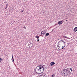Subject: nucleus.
I'll return each mask as SVG.
<instances>
[{
	"instance_id": "obj_30",
	"label": "nucleus",
	"mask_w": 77,
	"mask_h": 77,
	"mask_svg": "<svg viewBox=\"0 0 77 77\" xmlns=\"http://www.w3.org/2000/svg\"><path fill=\"white\" fill-rule=\"evenodd\" d=\"M36 74H37V73L35 74V75H36Z\"/></svg>"
},
{
	"instance_id": "obj_2",
	"label": "nucleus",
	"mask_w": 77,
	"mask_h": 77,
	"mask_svg": "<svg viewBox=\"0 0 77 77\" xmlns=\"http://www.w3.org/2000/svg\"><path fill=\"white\" fill-rule=\"evenodd\" d=\"M68 70L69 71V69H63V74H64V75L65 76H67L68 73Z\"/></svg>"
},
{
	"instance_id": "obj_24",
	"label": "nucleus",
	"mask_w": 77,
	"mask_h": 77,
	"mask_svg": "<svg viewBox=\"0 0 77 77\" xmlns=\"http://www.w3.org/2000/svg\"><path fill=\"white\" fill-rule=\"evenodd\" d=\"M37 42H39V39H37Z\"/></svg>"
},
{
	"instance_id": "obj_29",
	"label": "nucleus",
	"mask_w": 77,
	"mask_h": 77,
	"mask_svg": "<svg viewBox=\"0 0 77 77\" xmlns=\"http://www.w3.org/2000/svg\"><path fill=\"white\" fill-rule=\"evenodd\" d=\"M67 20H66V21H67Z\"/></svg>"
},
{
	"instance_id": "obj_7",
	"label": "nucleus",
	"mask_w": 77,
	"mask_h": 77,
	"mask_svg": "<svg viewBox=\"0 0 77 77\" xmlns=\"http://www.w3.org/2000/svg\"><path fill=\"white\" fill-rule=\"evenodd\" d=\"M60 44H58L57 45V47L58 49H59V50H60V48H60Z\"/></svg>"
},
{
	"instance_id": "obj_6",
	"label": "nucleus",
	"mask_w": 77,
	"mask_h": 77,
	"mask_svg": "<svg viewBox=\"0 0 77 77\" xmlns=\"http://www.w3.org/2000/svg\"><path fill=\"white\" fill-rule=\"evenodd\" d=\"M73 31L74 32H77V27H75L74 28V29H73Z\"/></svg>"
},
{
	"instance_id": "obj_20",
	"label": "nucleus",
	"mask_w": 77,
	"mask_h": 77,
	"mask_svg": "<svg viewBox=\"0 0 77 77\" xmlns=\"http://www.w3.org/2000/svg\"><path fill=\"white\" fill-rule=\"evenodd\" d=\"M65 46H64V47H62L61 48L63 50V49L64 48H65Z\"/></svg>"
},
{
	"instance_id": "obj_15",
	"label": "nucleus",
	"mask_w": 77,
	"mask_h": 77,
	"mask_svg": "<svg viewBox=\"0 0 77 77\" xmlns=\"http://www.w3.org/2000/svg\"><path fill=\"white\" fill-rule=\"evenodd\" d=\"M6 7L7 8L8 7V4H7L6 5Z\"/></svg>"
},
{
	"instance_id": "obj_26",
	"label": "nucleus",
	"mask_w": 77,
	"mask_h": 77,
	"mask_svg": "<svg viewBox=\"0 0 77 77\" xmlns=\"http://www.w3.org/2000/svg\"><path fill=\"white\" fill-rule=\"evenodd\" d=\"M5 9H6V8H7V7H5Z\"/></svg>"
},
{
	"instance_id": "obj_9",
	"label": "nucleus",
	"mask_w": 77,
	"mask_h": 77,
	"mask_svg": "<svg viewBox=\"0 0 77 77\" xmlns=\"http://www.w3.org/2000/svg\"><path fill=\"white\" fill-rule=\"evenodd\" d=\"M51 63L52 65H55V63L54 62H51Z\"/></svg>"
},
{
	"instance_id": "obj_27",
	"label": "nucleus",
	"mask_w": 77,
	"mask_h": 77,
	"mask_svg": "<svg viewBox=\"0 0 77 77\" xmlns=\"http://www.w3.org/2000/svg\"><path fill=\"white\" fill-rule=\"evenodd\" d=\"M24 28H25V29H26V27H25Z\"/></svg>"
},
{
	"instance_id": "obj_28",
	"label": "nucleus",
	"mask_w": 77,
	"mask_h": 77,
	"mask_svg": "<svg viewBox=\"0 0 77 77\" xmlns=\"http://www.w3.org/2000/svg\"><path fill=\"white\" fill-rule=\"evenodd\" d=\"M23 28H25V26H24L23 27Z\"/></svg>"
},
{
	"instance_id": "obj_22",
	"label": "nucleus",
	"mask_w": 77,
	"mask_h": 77,
	"mask_svg": "<svg viewBox=\"0 0 77 77\" xmlns=\"http://www.w3.org/2000/svg\"><path fill=\"white\" fill-rule=\"evenodd\" d=\"M69 75H71V72H69Z\"/></svg>"
},
{
	"instance_id": "obj_17",
	"label": "nucleus",
	"mask_w": 77,
	"mask_h": 77,
	"mask_svg": "<svg viewBox=\"0 0 77 77\" xmlns=\"http://www.w3.org/2000/svg\"><path fill=\"white\" fill-rule=\"evenodd\" d=\"M69 69H70V70H71V72H72V68H70Z\"/></svg>"
},
{
	"instance_id": "obj_21",
	"label": "nucleus",
	"mask_w": 77,
	"mask_h": 77,
	"mask_svg": "<svg viewBox=\"0 0 77 77\" xmlns=\"http://www.w3.org/2000/svg\"><path fill=\"white\" fill-rule=\"evenodd\" d=\"M63 42L64 43V46H65V43L64 42Z\"/></svg>"
},
{
	"instance_id": "obj_8",
	"label": "nucleus",
	"mask_w": 77,
	"mask_h": 77,
	"mask_svg": "<svg viewBox=\"0 0 77 77\" xmlns=\"http://www.w3.org/2000/svg\"><path fill=\"white\" fill-rule=\"evenodd\" d=\"M11 60H12V62H14V57H13V56H12Z\"/></svg>"
},
{
	"instance_id": "obj_5",
	"label": "nucleus",
	"mask_w": 77,
	"mask_h": 77,
	"mask_svg": "<svg viewBox=\"0 0 77 77\" xmlns=\"http://www.w3.org/2000/svg\"><path fill=\"white\" fill-rule=\"evenodd\" d=\"M37 77H46V76H45V75H41L38 76Z\"/></svg>"
},
{
	"instance_id": "obj_1",
	"label": "nucleus",
	"mask_w": 77,
	"mask_h": 77,
	"mask_svg": "<svg viewBox=\"0 0 77 77\" xmlns=\"http://www.w3.org/2000/svg\"><path fill=\"white\" fill-rule=\"evenodd\" d=\"M44 67L41 65L37 66L35 72L37 74H41L44 72Z\"/></svg>"
},
{
	"instance_id": "obj_14",
	"label": "nucleus",
	"mask_w": 77,
	"mask_h": 77,
	"mask_svg": "<svg viewBox=\"0 0 77 77\" xmlns=\"http://www.w3.org/2000/svg\"><path fill=\"white\" fill-rule=\"evenodd\" d=\"M2 60H3V59L0 58V62H2Z\"/></svg>"
},
{
	"instance_id": "obj_12",
	"label": "nucleus",
	"mask_w": 77,
	"mask_h": 77,
	"mask_svg": "<svg viewBox=\"0 0 77 77\" xmlns=\"http://www.w3.org/2000/svg\"><path fill=\"white\" fill-rule=\"evenodd\" d=\"M59 43L61 44H62V42H61V41H60L58 42V44Z\"/></svg>"
},
{
	"instance_id": "obj_19",
	"label": "nucleus",
	"mask_w": 77,
	"mask_h": 77,
	"mask_svg": "<svg viewBox=\"0 0 77 77\" xmlns=\"http://www.w3.org/2000/svg\"><path fill=\"white\" fill-rule=\"evenodd\" d=\"M52 65H52V64H51V63H50V66H52Z\"/></svg>"
},
{
	"instance_id": "obj_10",
	"label": "nucleus",
	"mask_w": 77,
	"mask_h": 77,
	"mask_svg": "<svg viewBox=\"0 0 77 77\" xmlns=\"http://www.w3.org/2000/svg\"><path fill=\"white\" fill-rule=\"evenodd\" d=\"M51 77H55V75H54V74H52Z\"/></svg>"
},
{
	"instance_id": "obj_3",
	"label": "nucleus",
	"mask_w": 77,
	"mask_h": 77,
	"mask_svg": "<svg viewBox=\"0 0 77 77\" xmlns=\"http://www.w3.org/2000/svg\"><path fill=\"white\" fill-rule=\"evenodd\" d=\"M45 33H46L45 31H43L41 32V35H44L45 34Z\"/></svg>"
},
{
	"instance_id": "obj_18",
	"label": "nucleus",
	"mask_w": 77,
	"mask_h": 77,
	"mask_svg": "<svg viewBox=\"0 0 77 77\" xmlns=\"http://www.w3.org/2000/svg\"><path fill=\"white\" fill-rule=\"evenodd\" d=\"M52 65H52V64H51V63H50V66H52Z\"/></svg>"
},
{
	"instance_id": "obj_25",
	"label": "nucleus",
	"mask_w": 77,
	"mask_h": 77,
	"mask_svg": "<svg viewBox=\"0 0 77 77\" xmlns=\"http://www.w3.org/2000/svg\"><path fill=\"white\" fill-rule=\"evenodd\" d=\"M60 41H61V42H64L63 41V40H61Z\"/></svg>"
},
{
	"instance_id": "obj_4",
	"label": "nucleus",
	"mask_w": 77,
	"mask_h": 77,
	"mask_svg": "<svg viewBox=\"0 0 77 77\" xmlns=\"http://www.w3.org/2000/svg\"><path fill=\"white\" fill-rule=\"evenodd\" d=\"M63 23V22H62V21L60 20L58 21V24H59V25H60L62 24Z\"/></svg>"
},
{
	"instance_id": "obj_16",
	"label": "nucleus",
	"mask_w": 77,
	"mask_h": 77,
	"mask_svg": "<svg viewBox=\"0 0 77 77\" xmlns=\"http://www.w3.org/2000/svg\"><path fill=\"white\" fill-rule=\"evenodd\" d=\"M63 37H64V38H67V39H68V37H67L66 36H63Z\"/></svg>"
},
{
	"instance_id": "obj_23",
	"label": "nucleus",
	"mask_w": 77,
	"mask_h": 77,
	"mask_svg": "<svg viewBox=\"0 0 77 77\" xmlns=\"http://www.w3.org/2000/svg\"><path fill=\"white\" fill-rule=\"evenodd\" d=\"M23 10L22 11H21V12H23V11H24V8H23Z\"/></svg>"
},
{
	"instance_id": "obj_13",
	"label": "nucleus",
	"mask_w": 77,
	"mask_h": 77,
	"mask_svg": "<svg viewBox=\"0 0 77 77\" xmlns=\"http://www.w3.org/2000/svg\"><path fill=\"white\" fill-rule=\"evenodd\" d=\"M49 35V33H47L46 34V36H48Z\"/></svg>"
},
{
	"instance_id": "obj_11",
	"label": "nucleus",
	"mask_w": 77,
	"mask_h": 77,
	"mask_svg": "<svg viewBox=\"0 0 77 77\" xmlns=\"http://www.w3.org/2000/svg\"><path fill=\"white\" fill-rule=\"evenodd\" d=\"M35 38H37V39H39V36H36L35 37Z\"/></svg>"
}]
</instances>
